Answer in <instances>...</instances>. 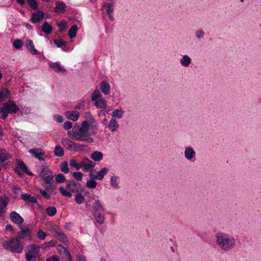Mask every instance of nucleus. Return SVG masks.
<instances>
[{
	"mask_svg": "<svg viewBox=\"0 0 261 261\" xmlns=\"http://www.w3.org/2000/svg\"><path fill=\"white\" fill-rule=\"evenodd\" d=\"M86 117L87 120L84 121L82 123V126H79L77 129L80 133L82 134L81 135L83 139L87 140L84 141V142L92 143L94 142V139L90 137V134L88 133V129L90 125L92 128L96 129L97 125L95 119L90 113H86Z\"/></svg>",
	"mask_w": 261,
	"mask_h": 261,
	"instance_id": "1",
	"label": "nucleus"
},
{
	"mask_svg": "<svg viewBox=\"0 0 261 261\" xmlns=\"http://www.w3.org/2000/svg\"><path fill=\"white\" fill-rule=\"evenodd\" d=\"M215 237L217 245L223 251H230L236 246L235 239L229 234L219 232Z\"/></svg>",
	"mask_w": 261,
	"mask_h": 261,
	"instance_id": "2",
	"label": "nucleus"
},
{
	"mask_svg": "<svg viewBox=\"0 0 261 261\" xmlns=\"http://www.w3.org/2000/svg\"><path fill=\"white\" fill-rule=\"evenodd\" d=\"M66 181V189L69 191H67L63 187H60L59 189L60 193L63 196L70 198L72 196V193L76 194L79 192H83L84 188L79 182L72 180Z\"/></svg>",
	"mask_w": 261,
	"mask_h": 261,
	"instance_id": "3",
	"label": "nucleus"
},
{
	"mask_svg": "<svg viewBox=\"0 0 261 261\" xmlns=\"http://www.w3.org/2000/svg\"><path fill=\"white\" fill-rule=\"evenodd\" d=\"M19 111V107L10 99L6 102L0 103V118L3 120L6 119L9 114H16Z\"/></svg>",
	"mask_w": 261,
	"mask_h": 261,
	"instance_id": "4",
	"label": "nucleus"
},
{
	"mask_svg": "<svg viewBox=\"0 0 261 261\" xmlns=\"http://www.w3.org/2000/svg\"><path fill=\"white\" fill-rule=\"evenodd\" d=\"M39 176L43 181L42 185L46 190L48 191L54 189L51 185L54 176L52 171L48 169V167H44L41 169L39 172Z\"/></svg>",
	"mask_w": 261,
	"mask_h": 261,
	"instance_id": "5",
	"label": "nucleus"
},
{
	"mask_svg": "<svg viewBox=\"0 0 261 261\" xmlns=\"http://www.w3.org/2000/svg\"><path fill=\"white\" fill-rule=\"evenodd\" d=\"M3 247L5 249L13 253H20L23 250V245L16 236L15 238H12L4 242Z\"/></svg>",
	"mask_w": 261,
	"mask_h": 261,
	"instance_id": "6",
	"label": "nucleus"
},
{
	"mask_svg": "<svg viewBox=\"0 0 261 261\" xmlns=\"http://www.w3.org/2000/svg\"><path fill=\"white\" fill-rule=\"evenodd\" d=\"M61 143L66 149L70 151H84L88 148L86 145L75 143L68 138L62 139Z\"/></svg>",
	"mask_w": 261,
	"mask_h": 261,
	"instance_id": "7",
	"label": "nucleus"
},
{
	"mask_svg": "<svg viewBox=\"0 0 261 261\" xmlns=\"http://www.w3.org/2000/svg\"><path fill=\"white\" fill-rule=\"evenodd\" d=\"M16 237L20 241L23 240L26 242H30L31 241L32 238V231L29 228L25 229L22 228L18 232Z\"/></svg>",
	"mask_w": 261,
	"mask_h": 261,
	"instance_id": "8",
	"label": "nucleus"
},
{
	"mask_svg": "<svg viewBox=\"0 0 261 261\" xmlns=\"http://www.w3.org/2000/svg\"><path fill=\"white\" fill-rule=\"evenodd\" d=\"M82 168L84 172H90L94 170L96 165L95 163L90 160L88 158L85 157L81 161Z\"/></svg>",
	"mask_w": 261,
	"mask_h": 261,
	"instance_id": "9",
	"label": "nucleus"
},
{
	"mask_svg": "<svg viewBox=\"0 0 261 261\" xmlns=\"http://www.w3.org/2000/svg\"><path fill=\"white\" fill-rule=\"evenodd\" d=\"M16 162L17 166L15 167L14 170L17 174L20 175V170H21L27 175L30 176L34 175V174L28 170L27 166L23 161L17 160Z\"/></svg>",
	"mask_w": 261,
	"mask_h": 261,
	"instance_id": "10",
	"label": "nucleus"
},
{
	"mask_svg": "<svg viewBox=\"0 0 261 261\" xmlns=\"http://www.w3.org/2000/svg\"><path fill=\"white\" fill-rule=\"evenodd\" d=\"M58 252L61 254L64 261H72V257L70 252L62 245H59L57 247Z\"/></svg>",
	"mask_w": 261,
	"mask_h": 261,
	"instance_id": "11",
	"label": "nucleus"
},
{
	"mask_svg": "<svg viewBox=\"0 0 261 261\" xmlns=\"http://www.w3.org/2000/svg\"><path fill=\"white\" fill-rule=\"evenodd\" d=\"M29 152L35 159L40 161H44L43 156L44 155V151L41 148H35L30 149Z\"/></svg>",
	"mask_w": 261,
	"mask_h": 261,
	"instance_id": "12",
	"label": "nucleus"
},
{
	"mask_svg": "<svg viewBox=\"0 0 261 261\" xmlns=\"http://www.w3.org/2000/svg\"><path fill=\"white\" fill-rule=\"evenodd\" d=\"M40 249V247L35 244L28 245L24 250L25 256L39 254Z\"/></svg>",
	"mask_w": 261,
	"mask_h": 261,
	"instance_id": "13",
	"label": "nucleus"
},
{
	"mask_svg": "<svg viewBox=\"0 0 261 261\" xmlns=\"http://www.w3.org/2000/svg\"><path fill=\"white\" fill-rule=\"evenodd\" d=\"M9 202V200L7 196L0 197V217L6 213Z\"/></svg>",
	"mask_w": 261,
	"mask_h": 261,
	"instance_id": "14",
	"label": "nucleus"
},
{
	"mask_svg": "<svg viewBox=\"0 0 261 261\" xmlns=\"http://www.w3.org/2000/svg\"><path fill=\"white\" fill-rule=\"evenodd\" d=\"M109 171L108 168L103 167L98 171L95 175H93L92 172L90 173V176L91 178L95 179L97 180H101L103 178L105 175H106Z\"/></svg>",
	"mask_w": 261,
	"mask_h": 261,
	"instance_id": "15",
	"label": "nucleus"
},
{
	"mask_svg": "<svg viewBox=\"0 0 261 261\" xmlns=\"http://www.w3.org/2000/svg\"><path fill=\"white\" fill-rule=\"evenodd\" d=\"M44 16V12L41 10H38L32 13L30 20L32 23H36L43 19Z\"/></svg>",
	"mask_w": 261,
	"mask_h": 261,
	"instance_id": "16",
	"label": "nucleus"
},
{
	"mask_svg": "<svg viewBox=\"0 0 261 261\" xmlns=\"http://www.w3.org/2000/svg\"><path fill=\"white\" fill-rule=\"evenodd\" d=\"M10 218L14 223L17 224H20L23 222L22 217L15 211H13L10 213Z\"/></svg>",
	"mask_w": 261,
	"mask_h": 261,
	"instance_id": "17",
	"label": "nucleus"
},
{
	"mask_svg": "<svg viewBox=\"0 0 261 261\" xmlns=\"http://www.w3.org/2000/svg\"><path fill=\"white\" fill-rule=\"evenodd\" d=\"M49 67L56 72H65L66 70L62 67L59 62H51L49 64Z\"/></svg>",
	"mask_w": 261,
	"mask_h": 261,
	"instance_id": "18",
	"label": "nucleus"
},
{
	"mask_svg": "<svg viewBox=\"0 0 261 261\" xmlns=\"http://www.w3.org/2000/svg\"><path fill=\"white\" fill-rule=\"evenodd\" d=\"M55 5L56 6L54 9L56 13H63L65 12L67 6L63 2L57 1Z\"/></svg>",
	"mask_w": 261,
	"mask_h": 261,
	"instance_id": "19",
	"label": "nucleus"
},
{
	"mask_svg": "<svg viewBox=\"0 0 261 261\" xmlns=\"http://www.w3.org/2000/svg\"><path fill=\"white\" fill-rule=\"evenodd\" d=\"M67 134L68 136L72 139H74L76 141L84 142V141H87L86 140L83 139L81 136V134L80 133L79 131L77 132L76 130H69L67 132Z\"/></svg>",
	"mask_w": 261,
	"mask_h": 261,
	"instance_id": "20",
	"label": "nucleus"
},
{
	"mask_svg": "<svg viewBox=\"0 0 261 261\" xmlns=\"http://www.w3.org/2000/svg\"><path fill=\"white\" fill-rule=\"evenodd\" d=\"M93 214L104 213L105 209L99 200H96L93 204Z\"/></svg>",
	"mask_w": 261,
	"mask_h": 261,
	"instance_id": "21",
	"label": "nucleus"
},
{
	"mask_svg": "<svg viewBox=\"0 0 261 261\" xmlns=\"http://www.w3.org/2000/svg\"><path fill=\"white\" fill-rule=\"evenodd\" d=\"M93 105L97 108L106 109L107 107V101L105 99H91Z\"/></svg>",
	"mask_w": 261,
	"mask_h": 261,
	"instance_id": "22",
	"label": "nucleus"
},
{
	"mask_svg": "<svg viewBox=\"0 0 261 261\" xmlns=\"http://www.w3.org/2000/svg\"><path fill=\"white\" fill-rule=\"evenodd\" d=\"M55 237L61 243H63L66 245L69 244V241L68 237L61 230L58 234H56Z\"/></svg>",
	"mask_w": 261,
	"mask_h": 261,
	"instance_id": "23",
	"label": "nucleus"
},
{
	"mask_svg": "<svg viewBox=\"0 0 261 261\" xmlns=\"http://www.w3.org/2000/svg\"><path fill=\"white\" fill-rule=\"evenodd\" d=\"M65 116L67 119L75 121L78 120L80 114L76 111H67L65 113Z\"/></svg>",
	"mask_w": 261,
	"mask_h": 261,
	"instance_id": "24",
	"label": "nucleus"
},
{
	"mask_svg": "<svg viewBox=\"0 0 261 261\" xmlns=\"http://www.w3.org/2000/svg\"><path fill=\"white\" fill-rule=\"evenodd\" d=\"M21 198L25 202L31 203H37V199L28 193L21 195Z\"/></svg>",
	"mask_w": 261,
	"mask_h": 261,
	"instance_id": "25",
	"label": "nucleus"
},
{
	"mask_svg": "<svg viewBox=\"0 0 261 261\" xmlns=\"http://www.w3.org/2000/svg\"><path fill=\"white\" fill-rule=\"evenodd\" d=\"M195 151L191 147H188L185 150V157L188 160H192L195 156Z\"/></svg>",
	"mask_w": 261,
	"mask_h": 261,
	"instance_id": "26",
	"label": "nucleus"
},
{
	"mask_svg": "<svg viewBox=\"0 0 261 261\" xmlns=\"http://www.w3.org/2000/svg\"><path fill=\"white\" fill-rule=\"evenodd\" d=\"M25 44L28 50L33 55H37L38 54L37 50L35 48L33 41L30 39L27 40Z\"/></svg>",
	"mask_w": 261,
	"mask_h": 261,
	"instance_id": "27",
	"label": "nucleus"
},
{
	"mask_svg": "<svg viewBox=\"0 0 261 261\" xmlns=\"http://www.w3.org/2000/svg\"><path fill=\"white\" fill-rule=\"evenodd\" d=\"M100 88L102 92L106 95H108L110 92V86L106 81H103L101 83Z\"/></svg>",
	"mask_w": 261,
	"mask_h": 261,
	"instance_id": "28",
	"label": "nucleus"
},
{
	"mask_svg": "<svg viewBox=\"0 0 261 261\" xmlns=\"http://www.w3.org/2000/svg\"><path fill=\"white\" fill-rule=\"evenodd\" d=\"M93 215L96 222L100 225L104 223L105 220V212L93 214Z\"/></svg>",
	"mask_w": 261,
	"mask_h": 261,
	"instance_id": "29",
	"label": "nucleus"
},
{
	"mask_svg": "<svg viewBox=\"0 0 261 261\" xmlns=\"http://www.w3.org/2000/svg\"><path fill=\"white\" fill-rule=\"evenodd\" d=\"M41 31L46 34H49L53 31V27L48 22H44L41 25Z\"/></svg>",
	"mask_w": 261,
	"mask_h": 261,
	"instance_id": "30",
	"label": "nucleus"
},
{
	"mask_svg": "<svg viewBox=\"0 0 261 261\" xmlns=\"http://www.w3.org/2000/svg\"><path fill=\"white\" fill-rule=\"evenodd\" d=\"M119 127V124L116 119L112 118L109 122L108 124V128L109 129L113 132L117 130Z\"/></svg>",
	"mask_w": 261,
	"mask_h": 261,
	"instance_id": "31",
	"label": "nucleus"
},
{
	"mask_svg": "<svg viewBox=\"0 0 261 261\" xmlns=\"http://www.w3.org/2000/svg\"><path fill=\"white\" fill-rule=\"evenodd\" d=\"M103 154L101 152L99 151H95L92 153L90 158L95 162L101 161L103 158Z\"/></svg>",
	"mask_w": 261,
	"mask_h": 261,
	"instance_id": "32",
	"label": "nucleus"
},
{
	"mask_svg": "<svg viewBox=\"0 0 261 261\" xmlns=\"http://www.w3.org/2000/svg\"><path fill=\"white\" fill-rule=\"evenodd\" d=\"M191 58L188 55H184L180 60V64L184 67H189L191 63Z\"/></svg>",
	"mask_w": 261,
	"mask_h": 261,
	"instance_id": "33",
	"label": "nucleus"
},
{
	"mask_svg": "<svg viewBox=\"0 0 261 261\" xmlns=\"http://www.w3.org/2000/svg\"><path fill=\"white\" fill-rule=\"evenodd\" d=\"M124 114V112L122 109H116L112 113V116L113 119H120Z\"/></svg>",
	"mask_w": 261,
	"mask_h": 261,
	"instance_id": "34",
	"label": "nucleus"
},
{
	"mask_svg": "<svg viewBox=\"0 0 261 261\" xmlns=\"http://www.w3.org/2000/svg\"><path fill=\"white\" fill-rule=\"evenodd\" d=\"M10 155L9 154L6 150L0 149V161L1 162H4L6 160L10 158Z\"/></svg>",
	"mask_w": 261,
	"mask_h": 261,
	"instance_id": "35",
	"label": "nucleus"
},
{
	"mask_svg": "<svg viewBox=\"0 0 261 261\" xmlns=\"http://www.w3.org/2000/svg\"><path fill=\"white\" fill-rule=\"evenodd\" d=\"M11 92L6 88H0V98H10Z\"/></svg>",
	"mask_w": 261,
	"mask_h": 261,
	"instance_id": "36",
	"label": "nucleus"
},
{
	"mask_svg": "<svg viewBox=\"0 0 261 261\" xmlns=\"http://www.w3.org/2000/svg\"><path fill=\"white\" fill-rule=\"evenodd\" d=\"M83 192H79L75 195V201L78 204H81L85 201L84 196L82 194Z\"/></svg>",
	"mask_w": 261,
	"mask_h": 261,
	"instance_id": "37",
	"label": "nucleus"
},
{
	"mask_svg": "<svg viewBox=\"0 0 261 261\" xmlns=\"http://www.w3.org/2000/svg\"><path fill=\"white\" fill-rule=\"evenodd\" d=\"M119 177L117 176H113L111 177L110 179L111 186L115 189H118L119 187Z\"/></svg>",
	"mask_w": 261,
	"mask_h": 261,
	"instance_id": "38",
	"label": "nucleus"
},
{
	"mask_svg": "<svg viewBox=\"0 0 261 261\" xmlns=\"http://www.w3.org/2000/svg\"><path fill=\"white\" fill-rule=\"evenodd\" d=\"M78 30V28L76 24L73 25L68 31V36L70 38H73L75 37L77 32Z\"/></svg>",
	"mask_w": 261,
	"mask_h": 261,
	"instance_id": "39",
	"label": "nucleus"
},
{
	"mask_svg": "<svg viewBox=\"0 0 261 261\" xmlns=\"http://www.w3.org/2000/svg\"><path fill=\"white\" fill-rule=\"evenodd\" d=\"M55 155L58 157L63 156L64 154L63 148L60 145L56 146L54 149Z\"/></svg>",
	"mask_w": 261,
	"mask_h": 261,
	"instance_id": "40",
	"label": "nucleus"
},
{
	"mask_svg": "<svg viewBox=\"0 0 261 261\" xmlns=\"http://www.w3.org/2000/svg\"><path fill=\"white\" fill-rule=\"evenodd\" d=\"M29 7L33 10H37L38 9V4L36 0H26Z\"/></svg>",
	"mask_w": 261,
	"mask_h": 261,
	"instance_id": "41",
	"label": "nucleus"
},
{
	"mask_svg": "<svg viewBox=\"0 0 261 261\" xmlns=\"http://www.w3.org/2000/svg\"><path fill=\"white\" fill-rule=\"evenodd\" d=\"M69 165L70 166L74 167L77 170H79L82 168L81 162L80 163H77L74 159H71L70 160Z\"/></svg>",
	"mask_w": 261,
	"mask_h": 261,
	"instance_id": "42",
	"label": "nucleus"
},
{
	"mask_svg": "<svg viewBox=\"0 0 261 261\" xmlns=\"http://www.w3.org/2000/svg\"><path fill=\"white\" fill-rule=\"evenodd\" d=\"M46 213L49 216H54L57 214V208L54 206L47 207Z\"/></svg>",
	"mask_w": 261,
	"mask_h": 261,
	"instance_id": "43",
	"label": "nucleus"
},
{
	"mask_svg": "<svg viewBox=\"0 0 261 261\" xmlns=\"http://www.w3.org/2000/svg\"><path fill=\"white\" fill-rule=\"evenodd\" d=\"M25 258L26 259V261H39L40 258V255H29V256H25Z\"/></svg>",
	"mask_w": 261,
	"mask_h": 261,
	"instance_id": "44",
	"label": "nucleus"
},
{
	"mask_svg": "<svg viewBox=\"0 0 261 261\" xmlns=\"http://www.w3.org/2000/svg\"><path fill=\"white\" fill-rule=\"evenodd\" d=\"M60 168L62 172L65 174H67L69 172V168L68 167V163L66 161H64L61 163Z\"/></svg>",
	"mask_w": 261,
	"mask_h": 261,
	"instance_id": "45",
	"label": "nucleus"
},
{
	"mask_svg": "<svg viewBox=\"0 0 261 261\" xmlns=\"http://www.w3.org/2000/svg\"><path fill=\"white\" fill-rule=\"evenodd\" d=\"M56 181L58 184H62L66 181L65 175L62 173H59L56 176Z\"/></svg>",
	"mask_w": 261,
	"mask_h": 261,
	"instance_id": "46",
	"label": "nucleus"
},
{
	"mask_svg": "<svg viewBox=\"0 0 261 261\" xmlns=\"http://www.w3.org/2000/svg\"><path fill=\"white\" fill-rule=\"evenodd\" d=\"M53 42L59 48L63 46H65L67 43L66 41L63 39H54Z\"/></svg>",
	"mask_w": 261,
	"mask_h": 261,
	"instance_id": "47",
	"label": "nucleus"
},
{
	"mask_svg": "<svg viewBox=\"0 0 261 261\" xmlns=\"http://www.w3.org/2000/svg\"><path fill=\"white\" fill-rule=\"evenodd\" d=\"M61 230L62 229L57 225H53L49 228V231L54 235L55 237L56 234H58Z\"/></svg>",
	"mask_w": 261,
	"mask_h": 261,
	"instance_id": "48",
	"label": "nucleus"
},
{
	"mask_svg": "<svg viewBox=\"0 0 261 261\" xmlns=\"http://www.w3.org/2000/svg\"><path fill=\"white\" fill-rule=\"evenodd\" d=\"M47 236L46 233L44 232L42 229H39L37 232V238L41 240H44L45 239Z\"/></svg>",
	"mask_w": 261,
	"mask_h": 261,
	"instance_id": "49",
	"label": "nucleus"
},
{
	"mask_svg": "<svg viewBox=\"0 0 261 261\" xmlns=\"http://www.w3.org/2000/svg\"><path fill=\"white\" fill-rule=\"evenodd\" d=\"M22 40L19 39L15 40L13 43V47L17 49H19L22 47Z\"/></svg>",
	"mask_w": 261,
	"mask_h": 261,
	"instance_id": "50",
	"label": "nucleus"
},
{
	"mask_svg": "<svg viewBox=\"0 0 261 261\" xmlns=\"http://www.w3.org/2000/svg\"><path fill=\"white\" fill-rule=\"evenodd\" d=\"M97 182L93 179V178H92L90 180H89L86 182V186L91 189H94L96 188L97 186Z\"/></svg>",
	"mask_w": 261,
	"mask_h": 261,
	"instance_id": "51",
	"label": "nucleus"
},
{
	"mask_svg": "<svg viewBox=\"0 0 261 261\" xmlns=\"http://www.w3.org/2000/svg\"><path fill=\"white\" fill-rule=\"evenodd\" d=\"M72 176L75 179L80 181L83 178V174L81 172H74L72 173Z\"/></svg>",
	"mask_w": 261,
	"mask_h": 261,
	"instance_id": "52",
	"label": "nucleus"
},
{
	"mask_svg": "<svg viewBox=\"0 0 261 261\" xmlns=\"http://www.w3.org/2000/svg\"><path fill=\"white\" fill-rule=\"evenodd\" d=\"M19 111L21 116L27 115L31 113V109L29 107L21 108V109H19Z\"/></svg>",
	"mask_w": 261,
	"mask_h": 261,
	"instance_id": "53",
	"label": "nucleus"
},
{
	"mask_svg": "<svg viewBox=\"0 0 261 261\" xmlns=\"http://www.w3.org/2000/svg\"><path fill=\"white\" fill-rule=\"evenodd\" d=\"M114 3H110L107 5V13L108 14H112L114 11Z\"/></svg>",
	"mask_w": 261,
	"mask_h": 261,
	"instance_id": "54",
	"label": "nucleus"
},
{
	"mask_svg": "<svg viewBox=\"0 0 261 261\" xmlns=\"http://www.w3.org/2000/svg\"><path fill=\"white\" fill-rule=\"evenodd\" d=\"M91 98H102V95L98 89H95L91 94Z\"/></svg>",
	"mask_w": 261,
	"mask_h": 261,
	"instance_id": "55",
	"label": "nucleus"
},
{
	"mask_svg": "<svg viewBox=\"0 0 261 261\" xmlns=\"http://www.w3.org/2000/svg\"><path fill=\"white\" fill-rule=\"evenodd\" d=\"M40 194L46 199H49L51 197L50 195L48 194L45 190L40 188L39 189Z\"/></svg>",
	"mask_w": 261,
	"mask_h": 261,
	"instance_id": "56",
	"label": "nucleus"
},
{
	"mask_svg": "<svg viewBox=\"0 0 261 261\" xmlns=\"http://www.w3.org/2000/svg\"><path fill=\"white\" fill-rule=\"evenodd\" d=\"M58 27L61 30H65L67 27V22L65 20L60 22L58 24Z\"/></svg>",
	"mask_w": 261,
	"mask_h": 261,
	"instance_id": "57",
	"label": "nucleus"
},
{
	"mask_svg": "<svg viewBox=\"0 0 261 261\" xmlns=\"http://www.w3.org/2000/svg\"><path fill=\"white\" fill-rule=\"evenodd\" d=\"M72 126V124L70 121H66L63 124V127L66 130L70 129Z\"/></svg>",
	"mask_w": 261,
	"mask_h": 261,
	"instance_id": "58",
	"label": "nucleus"
},
{
	"mask_svg": "<svg viewBox=\"0 0 261 261\" xmlns=\"http://www.w3.org/2000/svg\"><path fill=\"white\" fill-rule=\"evenodd\" d=\"M46 261H60V258L57 255H52L48 257Z\"/></svg>",
	"mask_w": 261,
	"mask_h": 261,
	"instance_id": "59",
	"label": "nucleus"
},
{
	"mask_svg": "<svg viewBox=\"0 0 261 261\" xmlns=\"http://www.w3.org/2000/svg\"><path fill=\"white\" fill-rule=\"evenodd\" d=\"M195 35L198 39H200L203 37L204 32L202 31H198L196 32Z\"/></svg>",
	"mask_w": 261,
	"mask_h": 261,
	"instance_id": "60",
	"label": "nucleus"
},
{
	"mask_svg": "<svg viewBox=\"0 0 261 261\" xmlns=\"http://www.w3.org/2000/svg\"><path fill=\"white\" fill-rule=\"evenodd\" d=\"M54 118L55 120L58 122H63V117L60 115H55Z\"/></svg>",
	"mask_w": 261,
	"mask_h": 261,
	"instance_id": "61",
	"label": "nucleus"
},
{
	"mask_svg": "<svg viewBox=\"0 0 261 261\" xmlns=\"http://www.w3.org/2000/svg\"><path fill=\"white\" fill-rule=\"evenodd\" d=\"M77 261H86V258L80 254L76 255Z\"/></svg>",
	"mask_w": 261,
	"mask_h": 261,
	"instance_id": "62",
	"label": "nucleus"
},
{
	"mask_svg": "<svg viewBox=\"0 0 261 261\" xmlns=\"http://www.w3.org/2000/svg\"><path fill=\"white\" fill-rule=\"evenodd\" d=\"M13 190L15 194H18L19 192L21 191V189L20 187L14 186L13 187Z\"/></svg>",
	"mask_w": 261,
	"mask_h": 261,
	"instance_id": "63",
	"label": "nucleus"
},
{
	"mask_svg": "<svg viewBox=\"0 0 261 261\" xmlns=\"http://www.w3.org/2000/svg\"><path fill=\"white\" fill-rule=\"evenodd\" d=\"M12 230H13L12 225L9 224L6 226V231H12Z\"/></svg>",
	"mask_w": 261,
	"mask_h": 261,
	"instance_id": "64",
	"label": "nucleus"
}]
</instances>
